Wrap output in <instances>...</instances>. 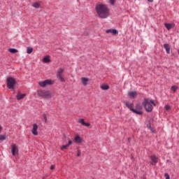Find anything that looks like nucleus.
<instances>
[{
    "mask_svg": "<svg viewBox=\"0 0 179 179\" xmlns=\"http://www.w3.org/2000/svg\"><path fill=\"white\" fill-rule=\"evenodd\" d=\"M95 10L101 19H107L110 16V9L106 4L99 3L95 6Z\"/></svg>",
    "mask_w": 179,
    "mask_h": 179,
    "instance_id": "1",
    "label": "nucleus"
},
{
    "mask_svg": "<svg viewBox=\"0 0 179 179\" xmlns=\"http://www.w3.org/2000/svg\"><path fill=\"white\" fill-rule=\"evenodd\" d=\"M152 104L156 106L155 101L150 99L149 98H145L144 101L142 103V106H143L147 113H152V111H153V106H152Z\"/></svg>",
    "mask_w": 179,
    "mask_h": 179,
    "instance_id": "2",
    "label": "nucleus"
},
{
    "mask_svg": "<svg viewBox=\"0 0 179 179\" xmlns=\"http://www.w3.org/2000/svg\"><path fill=\"white\" fill-rule=\"evenodd\" d=\"M6 85L8 89L10 90H15V85H16V80L13 77H8L6 78Z\"/></svg>",
    "mask_w": 179,
    "mask_h": 179,
    "instance_id": "3",
    "label": "nucleus"
},
{
    "mask_svg": "<svg viewBox=\"0 0 179 179\" xmlns=\"http://www.w3.org/2000/svg\"><path fill=\"white\" fill-rule=\"evenodd\" d=\"M124 104L130 111H132L134 114H138V115H142L143 114V111L142 110H137L136 109L134 108V103H129L128 101L124 102Z\"/></svg>",
    "mask_w": 179,
    "mask_h": 179,
    "instance_id": "4",
    "label": "nucleus"
},
{
    "mask_svg": "<svg viewBox=\"0 0 179 179\" xmlns=\"http://www.w3.org/2000/svg\"><path fill=\"white\" fill-rule=\"evenodd\" d=\"M38 94L43 97V99H50L51 97V92L47 90H41L38 92Z\"/></svg>",
    "mask_w": 179,
    "mask_h": 179,
    "instance_id": "5",
    "label": "nucleus"
},
{
    "mask_svg": "<svg viewBox=\"0 0 179 179\" xmlns=\"http://www.w3.org/2000/svg\"><path fill=\"white\" fill-rule=\"evenodd\" d=\"M39 86H41V87H45L47 85H52V81L51 80H45L43 82L38 83Z\"/></svg>",
    "mask_w": 179,
    "mask_h": 179,
    "instance_id": "6",
    "label": "nucleus"
},
{
    "mask_svg": "<svg viewBox=\"0 0 179 179\" xmlns=\"http://www.w3.org/2000/svg\"><path fill=\"white\" fill-rule=\"evenodd\" d=\"M11 148V153L13 156H15L17 152H19V150L17 149V147L16 146L15 144H11L10 145Z\"/></svg>",
    "mask_w": 179,
    "mask_h": 179,
    "instance_id": "7",
    "label": "nucleus"
},
{
    "mask_svg": "<svg viewBox=\"0 0 179 179\" xmlns=\"http://www.w3.org/2000/svg\"><path fill=\"white\" fill-rule=\"evenodd\" d=\"M158 162H159V157H156V155L151 156L150 164L152 166H156L157 163Z\"/></svg>",
    "mask_w": 179,
    "mask_h": 179,
    "instance_id": "8",
    "label": "nucleus"
},
{
    "mask_svg": "<svg viewBox=\"0 0 179 179\" xmlns=\"http://www.w3.org/2000/svg\"><path fill=\"white\" fill-rule=\"evenodd\" d=\"M37 129H38V125H37V124L35 123L33 124V128H32L33 135H35V136L38 135V132H37Z\"/></svg>",
    "mask_w": 179,
    "mask_h": 179,
    "instance_id": "9",
    "label": "nucleus"
},
{
    "mask_svg": "<svg viewBox=\"0 0 179 179\" xmlns=\"http://www.w3.org/2000/svg\"><path fill=\"white\" fill-rule=\"evenodd\" d=\"M136 91H131L128 92V96L130 97V99H135L136 97Z\"/></svg>",
    "mask_w": 179,
    "mask_h": 179,
    "instance_id": "10",
    "label": "nucleus"
},
{
    "mask_svg": "<svg viewBox=\"0 0 179 179\" xmlns=\"http://www.w3.org/2000/svg\"><path fill=\"white\" fill-rule=\"evenodd\" d=\"M164 48L166 51V54H170V45L169 43L164 44Z\"/></svg>",
    "mask_w": 179,
    "mask_h": 179,
    "instance_id": "11",
    "label": "nucleus"
},
{
    "mask_svg": "<svg viewBox=\"0 0 179 179\" xmlns=\"http://www.w3.org/2000/svg\"><path fill=\"white\" fill-rule=\"evenodd\" d=\"M16 97L17 100H22V99H24V97H26V94H17Z\"/></svg>",
    "mask_w": 179,
    "mask_h": 179,
    "instance_id": "12",
    "label": "nucleus"
},
{
    "mask_svg": "<svg viewBox=\"0 0 179 179\" xmlns=\"http://www.w3.org/2000/svg\"><path fill=\"white\" fill-rule=\"evenodd\" d=\"M89 81V78H81V82L83 86H86L87 85V82Z\"/></svg>",
    "mask_w": 179,
    "mask_h": 179,
    "instance_id": "13",
    "label": "nucleus"
},
{
    "mask_svg": "<svg viewBox=\"0 0 179 179\" xmlns=\"http://www.w3.org/2000/svg\"><path fill=\"white\" fill-rule=\"evenodd\" d=\"M43 62H45L46 64L51 62V59H50V56H45L43 58Z\"/></svg>",
    "mask_w": 179,
    "mask_h": 179,
    "instance_id": "14",
    "label": "nucleus"
},
{
    "mask_svg": "<svg viewBox=\"0 0 179 179\" xmlns=\"http://www.w3.org/2000/svg\"><path fill=\"white\" fill-rule=\"evenodd\" d=\"M57 78L59 80H60V82H65V78H64V77H62V75H57Z\"/></svg>",
    "mask_w": 179,
    "mask_h": 179,
    "instance_id": "15",
    "label": "nucleus"
},
{
    "mask_svg": "<svg viewBox=\"0 0 179 179\" xmlns=\"http://www.w3.org/2000/svg\"><path fill=\"white\" fill-rule=\"evenodd\" d=\"M75 141L77 142V143H82V138L79 136H76L75 137Z\"/></svg>",
    "mask_w": 179,
    "mask_h": 179,
    "instance_id": "16",
    "label": "nucleus"
},
{
    "mask_svg": "<svg viewBox=\"0 0 179 179\" xmlns=\"http://www.w3.org/2000/svg\"><path fill=\"white\" fill-rule=\"evenodd\" d=\"M101 89H102V90H108V89H110V87L107 85H102L101 86Z\"/></svg>",
    "mask_w": 179,
    "mask_h": 179,
    "instance_id": "17",
    "label": "nucleus"
},
{
    "mask_svg": "<svg viewBox=\"0 0 179 179\" xmlns=\"http://www.w3.org/2000/svg\"><path fill=\"white\" fill-rule=\"evenodd\" d=\"M165 27L167 29V30H171V29L173 27V24L170 23H165Z\"/></svg>",
    "mask_w": 179,
    "mask_h": 179,
    "instance_id": "18",
    "label": "nucleus"
},
{
    "mask_svg": "<svg viewBox=\"0 0 179 179\" xmlns=\"http://www.w3.org/2000/svg\"><path fill=\"white\" fill-rule=\"evenodd\" d=\"M147 128H148L149 129H150L151 132L155 133V129H153V127H152V124L150 123H148L147 124Z\"/></svg>",
    "mask_w": 179,
    "mask_h": 179,
    "instance_id": "19",
    "label": "nucleus"
},
{
    "mask_svg": "<svg viewBox=\"0 0 179 179\" xmlns=\"http://www.w3.org/2000/svg\"><path fill=\"white\" fill-rule=\"evenodd\" d=\"M136 110L137 111H141V110H142V105H141L139 103L136 104Z\"/></svg>",
    "mask_w": 179,
    "mask_h": 179,
    "instance_id": "20",
    "label": "nucleus"
},
{
    "mask_svg": "<svg viewBox=\"0 0 179 179\" xmlns=\"http://www.w3.org/2000/svg\"><path fill=\"white\" fill-rule=\"evenodd\" d=\"M27 54H31V52H33V48L31 47L27 48Z\"/></svg>",
    "mask_w": 179,
    "mask_h": 179,
    "instance_id": "21",
    "label": "nucleus"
},
{
    "mask_svg": "<svg viewBox=\"0 0 179 179\" xmlns=\"http://www.w3.org/2000/svg\"><path fill=\"white\" fill-rule=\"evenodd\" d=\"M9 52L12 54H16V52H17V50L15 48H10Z\"/></svg>",
    "mask_w": 179,
    "mask_h": 179,
    "instance_id": "22",
    "label": "nucleus"
},
{
    "mask_svg": "<svg viewBox=\"0 0 179 179\" xmlns=\"http://www.w3.org/2000/svg\"><path fill=\"white\" fill-rule=\"evenodd\" d=\"M32 6H33L34 8H36L37 9V8H40V3H38V2H36V3H34L32 5Z\"/></svg>",
    "mask_w": 179,
    "mask_h": 179,
    "instance_id": "23",
    "label": "nucleus"
},
{
    "mask_svg": "<svg viewBox=\"0 0 179 179\" xmlns=\"http://www.w3.org/2000/svg\"><path fill=\"white\" fill-rule=\"evenodd\" d=\"M177 89H178V87L173 85L171 87V91L176 92L177 91Z\"/></svg>",
    "mask_w": 179,
    "mask_h": 179,
    "instance_id": "24",
    "label": "nucleus"
},
{
    "mask_svg": "<svg viewBox=\"0 0 179 179\" xmlns=\"http://www.w3.org/2000/svg\"><path fill=\"white\" fill-rule=\"evenodd\" d=\"M69 147V145L66 144V145H64L61 147V150H64V149H68V148Z\"/></svg>",
    "mask_w": 179,
    "mask_h": 179,
    "instance_id": "25",
    "label": "nucleus"
},
{
    "mask_svg": "<svg viewBox=\"0 0 179 179\" xmlns=\"http://www.w3.org/2000/svg\"><path fill=\"white\" fill-rule=\"evenodd\" d=\"M62 72H64V69L60 68L59 69L57 75H62Z\"/></svg>",
    "mask_w": 179,
    "mask_h": 179,
    "instance_id": "26",
    "label": "nucleus"
},
{
    "mask_svg": "<svg viewBox=\"0 0 179 179\" xmlns=\"http://www.w3.org/2000/svg\"><path fill=\"white\" fill-rule=\"evenodd\" d=\"M78 122L82 125H85V120L84 119H79Z\"/></svg>",
    "mask_w": 179,
    "mask_h": 179,
    "instance_id": "27",
    "label": "nucleus"
},
{
    "mask_svg": "<svg viewBox=\"0 0 179 179\" xmlns=\"http://www.w3.org/2000/svg\"><path fill=\"white\" fill-rule=\"evenodd\" d=\"M112 34H113V36L118 34V31L117 29H112Z\"/></svg>",
    "mask_w": 179,
    "mask_h": 179,
    "instance_id": "28",
    "label": "nucleus"
},
{
    "mask_svg": "<svg viewBox=\"0 0 179 179\" xmlns=\"http://www.w3.org/2000/svg\"><path fill=\"white\" fill-rule=\"evenodd\" d=\"M165 109L166 110V111H169V110H171V106L169 105H166Z\"/></svg>",
    "mask_w": 179,
    "mask_h": 179,
    "instance_id": "29",
    "label": "nucleus"
},
{
    "mask_svg": "<svg viewBox=\"0 0 179 179\" xmlns=\"http://www.w3.org/2000/svg\"><path fill=\"white\" fill-rule=\"evenodd\" d=\"M6 139V137L3 135H0V141H5Z\"/></svg>",
    "mask_w": 179,
    "mask_h": 179,
    "instance_id": "30",
    "label": "nucleus"
},
{
    "mask_svg": "<svg viewBox=\"0 0 179 179\" xmlns=\"http://www.w3.org/2000/svg\"><path fill=\"white\" fill-rule=\"evenodd\" d=\"M164 177L166 178V179H170V176L169 175V173H164Z\"/></svg>",
    "mask_w": 179,
    "mask_h": 179,
    "instance_id": "31",
    "label": "nucleus"
},
{
    "mask_svg": "<svg viewBox=\"0 0 179 179\" xmlns=\"http://www.w3.org/2000/svg\"><path fill=\"white\" fill-rule=\"evenodd\" d=\"M109 1H110V5H114V3H115V0H109Z\"/></svg>",
    "mask_w": 179,
    "mask_h": 179,
    "instance_id": "32",
    "label": "nucleus"
},
{
    "mask_svg": "<svg viewBox=\"0 0 179 179\" xmlns=\"http://www.w3.org/2000/svg\"><path fill=\"white\" fill-rule=\"evenodd\" d=\"M43 118L45 120V122H47V115L45 114H43Z\"/></svg>",
    "mask_w": 179,
    "mask_h": 179,
    "instance_id": "33",
    "label": "nucleus"
},
{
    "mask_svg": "<svg viewBox=\"0 0 179 179\" xmlns=\"http://www.w3.org/2000/svg\"><path fill=\"white\" fill-rule=\"evenodd\" d=\"M79 156H80V150H78L77 152V157H79Z\"/></svg>",
    "mask_w": 179,
    "mask_h": 179,
    "instance_id": "34",
    "label": "nucleus"
},
{
    "mask_svg": "<svg viewBox=\"0 0 179 179\" xmlns=\"http://www.w3.org/2000/svg\"><path fill=\"white\" fill-rule=\"evenodd\" d=\"M90 124V123H86L85 122V123H84V127H89Z\"/></svg>",
    "mask_w": 179,
    "mask_h": 179,
    "instance_id": "35",
    "label": "nucleus"
},
{
    "mask_svg": "<svg viewBox=\"0 0 179 179\" xmlns=\"http://www.w3.org/2000/svg\"><path fill=\"white\" fill-rule=\"evenodd\" d=\"M106 33H112V29H107Z\"/></svg>",
    "mask_w": 179,
    "mask_h": 179,
    "instance_id": "36",
    "label": "nucleus"
},
{
    "mask_svg": "<svg viewBox=\"0 0 179 179\" xmlns=\"http://www.w3.org/2000/svg\"><path fill=\"white\" fill-rule=\"evenodd\" d=\"M67 145H69V146L70 145H72V141H71V140H69V143H68Z\"/></svg>",
    "mask_w": 179,
    "mask_h": 179,
    "instance_id": "37",
    "label": "nucleus"
},
{
    "mask_svg": "<svg viewBox=\"0 0 179 179\" xmlns=\"http://www.w3.org/2000/svg\"><path fill=\"white\" fill-rule=\"evenodd\" d=\"M55 169V167L54 166V165L50 166V170H54Z\"/></svg>",
    "mask_w": 179,
    "mask_h": 179,
    "instance_id": "38",
    "label": "nucleus"
},
{
    "mask_svg": "<svg viewBox=\"0 0 179 179\" xmlns=\"http://www.w3.org/2000/svg\"><path fill=\"white\" fill-rule=\"evenodd\" d=\"M148 2L152 3V2H153V0H148Z\"/></svg>",
    "mask_w": 179,
    "mask_h": 179,
    "instance_id": "39",
    "label": "nucleus"
},
{
    "mask_svg": "<svg viewBox=\"0 0 179 179\" xmlns=\"http://www.w3.org/2000/svg\"><path fill=\"white\" fill-rule=\"evenodd\" d=\"M128 141H129V142H131V138H128Z\"/></svg>",
    "mask_w": 179,
    "mask_h": 179,
    "instance_id": "40",
    "label": "nucleus"
},
{
    "mask_svg": "<svg viewBox=\"0 0 179 179\" xmlns=\"http://www.w3.org/2000/svg\"><path fill=\"white\" fill-rule=\"evenodd\" d=\"M178 54H179V50H178Z\"/></svg>",
    "mask_w": 179,
    "mask_h": 179,
    "instance_id": "41",
    "label": "nucleus"
}]
</instances>
